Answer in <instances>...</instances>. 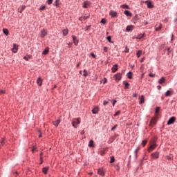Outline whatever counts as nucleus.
<instances>
[{
    "instance_id": "bf43d9fd",
    "label": "nucleus",
    "mask_w": 177,
    "mask_h": 177,
    "mask_svg": "<svg viewBox=\"0 0 177 177\" xmlns=\"http://www.w3.org/2000/svg\"><path fill=\"white\" fill-rule=\"evenodd\" d=\"M167 52L169 53L171 52V48H167Z\"/></svg>"
},
{
    "instance_id": "473e14b6",
    "label": "nucleus",
    "mask_w": 177,
    "mask_h": 177,
    "mask_svg": "<svg viewBox=\"0 0 177 177\" xmlns=\"http://www.w3.org/2000/svg\"><path fill=\"white\" fill-rule=\"evenodd\" d=\"M83 75L84 77H88V71L86 70L83 71Z\"/></svg>"
},
{
    "instance_id": "a878e982",
    "label": "nucleus",
    "mask_w": 177,
    "mask_h": 177,
    "mask_svg": "<svg viewBox=\"0 0 177 177\" xmlns=\"http://www.w3.org/2000/svg\"><path fill=\"white\" fill-rule=\"evenodd\" d=\"M124 85L125 86L126 89H128L129 88V83L127 82H123Z\"/></svg>"
},
{
    "instance_id": "423d86ee",
    "label": "nucleus",
    "mask_w": 177,
    "mask_h": 177,
    "mask_svg": "<svg viewBox=\"0 0 177 177\" xmlns=\"http://www.w3.org/2000/svg\"><path fill=\"white\" fill-rule=\"evenodd\" d=\"M48 35V31H46V30L43 29L41 31V38H45V37H46Z\"/></svg>"
},
{
    "instance_id": "5701e85b",
    "label": "nucleus",
    "mask_w": 177,
    "mask_h": 177,
    "mask_svg": "<svg viewBox=\"0 0 177 177\" xmlns=\"http://www.w3.org/2000/svg\"><path fill=\"white\" fill-rule=\"evenodd\" d=\"M145 37V35H138V36L136 37V39H142V38H143Z\"/></svg>"
},
{
    "instance_id": "a211bd4d",
    "label": "nucleus",
    "mask_w": 177,
    "mask_h": 177,
    "mask_svg": "<svg viewBox=\"0 0 177 177\" xmlns=\"http://www.w3.org/2000/svg\"><path fill=\"white\" fill-rule=\"evenodd\" d=\"M53 125H55V127H58L59 124H60V120H57L56 121L53 122Z\"/></svg>"
},
{
    "instance_id": "c03bdc74",
    "label": "nucleus",
    "mask_w": 177,
    "mask_h": 177,
    "mask_svg": "<svg viewBox=\"0 0 177 177\" xmlns=\"http://www.w3.org/2000/svg\"><path fill=\"white\" fill-rule=\"evenodd\" d=\"M150 77H151L152 78H154V77H156V74H153V73H149V75Z\"/></svg>"
},
{
    "instance_id": "6e6d98bb",
    "label": "nucleus",
    "mask_w": 177,
    "mask_h": 177,
    "mask_svg": "<svg viewBox=\"0 0 177 177\" xmlns=\"http://www.w3.org/2000/svg\"><path fill=\"white\" fill-rule=\"evenodd\" d=\"M115 103H117V100H114V101L113 102V106H115Z\"/></svg>"
},
{
    "instance_id": "f257e3e1",
    "label": "nucleus",
    "mask_w": 177,
    "mask_h": 177,
    "mask_svg": "<svg viewBox=\"0 0 177 177\" xmlns=\"http://www.w3.org/2000/svg\"><path fill=\"white\" fill-rule=\"evenodd\" d=\"M81 124V118H76L72 120V125L73 128H78L77 125Z\"/></svg>"
},
{
    "instance_id": "a19ab883",
    "label": "nucleus",
    "mask_w": 177,
    "mask_h": 177,
    "mask_svg": "<svg viewBox=\"0 0 177 177\" xmlns=\"http://www.w3.org/2000/svg\"><path fill=\"white\" fill-rule=\"evenodd\" d=\"M52 2H53V0H48V1H47V3H48V5H51Z\"/></svg>"
},
{
    "instance_id": "de8ad7c7",
    "label": "nucleus",
    "mask_w": 177,
    "mask_h": 177,
    "mask_svg": "<svg viewBox=\"0 0 177 177\" xmlns=\"http://www.w3.org/2000/svg\"><path fill=\"white\" fill-rule=\"evenodd\" d=\"M55 6H59V0L55 1Z\"/></svg>"
},
{
    "instance_id": "f03ea898",
    "label": "nucleus",
    "mask_w": 177,
    "mask_h": 177,
    "mask_svg": "<svg viewBox=\"0 0 177 177\" xmlns=\"http://www.w3.org/2000/svg\"><path fill=\"white\" fill-rule=\"evenodd\" d=\"M157 147V144H156V141L153 140L150 142V147L148 149L149 153L153 151Z\"/></svg>"
},
{
    "instance_id": "864d4df0",
    "label": "nucleus",
    "mask_w": 177,
    "mask_h": 177,
    "mask_svg": "<svg viewBox=\"0 0 177 177\" xmlns=\"http://www.w3.org/2000/svg\"><path fill=\"white\" fill-rule=\"evenodd\" d=\"M2 146H3V145H5V140H3L1 142Z\"/></svg>"
},
{
    "instance_id": "69168bd1",
    "label": "nucleus",
    "mask_w": 177,
    "mask_h": 177,
    "mask_svg": "<svg viewBox=\"0 0 177 177\" xmlns=\"http://www.w3.org/2000/svg\"><path fill=\"white\" fill-rule=\"evenodd\" d=\"M174 40V35H172L171 41Z\"/></svg>"
},
{
    "instance_id": "79ce46f5",
    "label": "nucleus",
    "mask_w": 177,
    "mask_h": 177,
    "mask_svg": "<svg viewBox=\"0 0 177 177\" xmlns=\"http://www.w3.org/2000/svg\"><path fill=\"white\" fill-rule=\"evenodd\" d=\"M63 35H67V30L64 29V30H63Z\"/></svg>"
},
{
    "instance_id": "8fccbe9b",
    "label": "nucleus",
    "mask_w": 177,
    "mask_h": 177,
    "mask_svg": "<svg viewBox=\"0 0 177 177\" xmlns=\"http://www.w3.org/2000/svg\"><path fill=\"white\" fill-rule=\"evenodd\" d=\"M125 52L126 53H128L129 52V48H128V47H126Z\"/></svg>"
},
{
    "instance_id": "f8f14e48",
    "label": "nucleus",
    "mask_w": 177,
    "mask_h": 177,
    "mask_svg": "<svg viewBox=\"0 0 177 177\" xmlns=\"http://www.w3.org/2000/svg\"><path fill=\"white\" fill-rule=\"evenodd\" d=\"M91 6V3L89 1H84L83 3V8H88Z\"/></svg>"
},
{
    "instance_id": "13d9d810",
    "label": "nucleus",
    "mask_w": 177,
    "mask_h": 177,
    "mask_svg": "<svg viewBox=\"0 0 177 177\" xmlns=\"http://www.w3.org/2000/svg\"><path fill=\"white\" fill-rule=\"evenodd\" d=\"M24 59H25V60H28V57H24Z\"/></svg>"
},
{
    "instance_id": "4468645a",
    "label": "nucleus",
    "mask_w": 177,
    "mask_h": 177,
    "mask_svg": "<svg viewBox=\"0 0 177 177\" xmlns=\"http://www.w3.org/2000/svg\"><path fill=\"white\" fill-rule=\"evenodd\" d=\"M165 82V77H162L159 80H158V83L160 84H162Z\"/></svg>"
},
{
    "instance_id": "20e7f679",
    "label": "nucleus",
    "mask_w": 177,
    "mask_h": 177,
    "mask_svg": "<svg viewBox=\"0 0 177 177\" xmlns=\"http://www.w3.org/2000/svg\"><path fill=\"white\" fill-rule=\"evenodd\" d=\"M176 120V117H171L169 119L168 122H167V125H171V124H174V122H175Z\"/></svg>"
},
{
    "instance_id": "0e129e2a",
    "label": "nucleus",
    "mask_w": 177,
    "mask_h": 177,
    "mask_svg": "<svg viewBox=\"0 0 177 177\" xmlns=\"http://www.w3.org/2000/svg\"><path fill=\"white\" fill-rule=\"evenodd\" d=\"M84 19H89L88 16L84 17Z\"/></svg>"
},
{
    "instance_id": "c9c22d12",
    "label": "nucleus",
    "mask_w": 177,
    "mask_h": 177,
    "mask_svg": "<svg viewBox=\"0 0 177 177\" xmlns=\"http://www.w3.org/2000/svg\"><path fill=\"white\" fill-rule=\"evenodd\" d=\"M114 161H115L114 156H111V157L110 163H111V164H113V162H114Z\"/></svg>"
},
{
    "instance_id": "6e6552de",
    "label": "nucleus",
    "mask_w": 177,
    "mask_h": 177,
    "mask_svg": "<svg viewBox=\"0 0 177 177\" xmlns=\"http://www.w3.org/2000/svg\"><path fill=\"white\" fill-rule=\"evenodd\" d=\"M145 3L147 4V8L149 9H151L152 8H154V6L151 3V1H146Z\"/></svg>"
},
{
    "instance_id": "cd10ccee",
    "label": "nucleus",
    "mask_w": 177,
    "mask_h": 177,
    "mask_svg": "<svg viewBox=\"0 0 177 177\" xmlns=\"http://www.w3.org/2000/svg\"><path fill=\"white\" fill-rule=\"evenodd\" d=\"M127 77L129 79V80H132V72H129L127 73Z\"/></svg>"
},
{
    "instance_id": "b1692460",
    "label": "nucleus",
    "mask_w": 177,
    "mask_h": 177,
    "mask_svg": "<svg viewBox=\"0 0 177 177\" xmlns=\"http://www.w3.org/2000/svg\"><path fill=\"white\" fill-rule=\"evenodd\" d=\"M3 34H5L6 35H9V30H8V29L3 28Z\"/></svg>"
},
{
    "instance_id": "5fc2aeb1",
    "label": "nucleus",
    "mask_w": 177,
    "mask_h": 177,
    "mask_svg": "<svg viewBox=\"0 0 177 177\" xmlns=\"http://www.w3.org/2000/svg\"><path fill=\"white\" fill-rule=\"evenodd\" d=\"M115 128H117V125H115V126L111 129V131H114V129H115Z\"/></svg>"
},
{
    "instance_id": "7c9ffc66",
    "label": "nucleus",
    "mask_w": 177,
    "mask_h": 177,
    "mask_svg": "<svg viewBox=\"0 0 177 177\" xmlns=\"http://www.w3.org/2000/svg\"><path fill=\"white\" fill-rule=\"evenodd\" d=\"M147 144V140H142V145L143 147H145Z\"/></svg>"
},
{
    "instance_id": "72a5a7b5",
    "label": "nucleus",
    "mask_w": 177,
    "mask_h": 177,
    "mask_svg": "<svg viewBox=\"0 0 177 177\" xmlns=\"http://www.w3.org/2000/svg\"><path fill=\"white\" fill-rule=\"evenodd\" d=\"M45 9H46V6H41L40 7V8L39 9V10H45Z\"/></svg>"
},
{
    "instance_id": "603ef678",
    "label": "nucleus",
    "mask_w": 177,
    "mask_h": 177,
    "mask_svg": "<svg viewBox=\"0 0 177 177\" xmlns=\"http://www.w3.org/2000/svg\"><path fill=\"white\" fill-rule=\"evenodd\" d=\"M35 150H37V147H33L32 149V153H34V151H35Z\"/></svg>"
},
{
    "instance_id": "bb28decb",
    "label": "nucleus",
    "mask_w": 177,
    "mask_h": 177,
    "mask_svg": "<svg viewBox=\"0 0 177 177\" xmlns=\"http://www.w3.org/2000/svg\"><path fill=\"white\" fill-rule=\"evenodd\" d=\"M93 143H94L93 140H90V142L88 143V147H93Z\"/></svg>"
},
{
    "instance_id": "2f4dec72",
    "label": "nucleus",
    "mask_w": 177,
    "mask_h": 177,
    "mask_svg": "<svg viewBox=\"0 0 177 177\" xmlns=\"http://www.w3.org/2000/svg\"><path fill=\"white\" fill-rule=\"evenodd\" d=\"M121 8H122L123 9H129V6H128V5L126 4L122 5Z\"/></svg>"
},
{
    "instance_id": "e433bc0d",
    "label": "nucleus",
    "mask_w": 177,
    "mask_h": 177,
    "mask_svg": "<svg viewBox=\"0 0 177 177\" xmlns=\"http://www.w3.org/2000/svg\"><path fill=\"white\" fill-rule=\"evenodd\" d=\"M107 104H109V101L104 100L103 102V106H107Z\"/></svg>"
},
{
    "instance_id": "f3484780",
    "label": "nucleus",
    "mask_w": 177,
    "mask_h": 177,
    "mask_svg": "<svg viewBox=\"0 0 177 177\" xmlns=\"http://www.w3.org/2000/svg\"><path fill=\"white\" fill-rule=\"evenodd\" d=\"M92 113L93 114H97V113H99V109L97 107L94 108L92 110Z\"/></svg>"
},
{
    "instance_id": "c85d7f7f",
    "label": "nucleus",
    "mask_w": 177,
    "mask_h": 177,
    "mask_svg": "<svg viewBox=\"0 0 177 177\" xmlns=\"http://www.w3.org/2000/svg\"><path fill=\"white\" fill-rule=\"evenodd\" d=\"M142 50H139L138 52L137 53V57H140V56H142Z\"/></svg>"
},
{
    "instance_id": "1a4fd4ad",
    "label": "nucleus",
    "mask_w": 177,
    "mask_h": 177,
    "mask_svg": "<svg viewBox=\"0 0 177 177\" xmlns=\"http://www.w3.org/2000/svg\"><path fill=\"white\" fill-rule=\"evenodd\" d=\"M115 81H120L122 76L121 73H117L115 75Z\"/></svg>"
},
{
    "instance_id": "ddd939ff",
    "label": "nucleus",
    "mask_w": 177,
    "mask_h": 177,
    "mask_svg": "<svg viewBox=\"0 0 177 177\" xmlns=\"http://www.w3.org/2000/svg\"><path fill=\"white\" fill-rule=\"evenodd\" d=\"M117 70H118V64H115L112 67V73H115L117 71Z\"/></svg>"
},
{
    "instance_id": "9d476101",
    "label": "nucleus",
    "mask_w": 177,
    "mask_h": 177,
    "mask_svg": "<svg viewBox=\"0 0 177 177\" xmlns=\"http://www.w3.org/2000/svg\"><path fill=\"white\" fill-rule=\"evenodd\" d=\"M109 15H110V16H111V17L115 18V17H117L118 13L115 11L111 10L109 12Z\"/></svg>"
},
{
    "instance_id": "ea45409f",
    "label": "nucleus",
    "mask_w": 177,
    "mask_h": 177,
    "mask_svg": "<svg viewBox=\"0 0 177 177\" xmlns=\"http://www.w3.org/2000/svg\"><path fill=\"white\" fill-rule=\"evenodd\" d=\"M156 114H158V113H160V108L159 107H157L156 109Z\"/></svg>"
},
{
    "instance_id": "338daca9",
    "label": "nucleus",
    "mask_w": 177,
    "mask_h": 177,
    "mask_svg": "<svg viewBox=\"0 0 177 177\" xmlns=\"http://www.w3.org/2000/svg\"><path fill=\"white\" fill-rule=\"evenodd\" d=\"M93 173H88V174H90V175H93Z\"/></svg>"
},
{
    "instance_id": "412c9836",
    "label": "nucleus",
    "mask_w": 177,
    "mask_h": 177,
    "mask_svg": "<svg viewBox=\"0 0 177 177\" xmlns=\"http://www.w3.org/2000/svg\"><path fill=\"white\" fill-rule=\"evenodd\" d=\"M48 169H49V167L43 168L42 171H43L44 174H45V175H46V174H48Z\"/></svg>"
},
{
    "instance_id": "393cba45",
    "label": "nucleus",
    "mask_w": 177,
    "mask_h": 177,
    "mask_svg": "<svg viewBox=\"0 0 177 177\" xmlns=\"http://www.w3.org/2000/svg\"><path fill=\"white\" fill-rule=\"evenodd\" d=\"M124 15H126V16H132V13H131V12H129V10H125Z\"/></svg>"
},
{
    "instance_id": "4d7b16f0",
    "label": "nucleus",
    "mask_w": 177,
    "mask_h": 177,
    "mask_svg": "<svg viewBox=\"0 0 177 177\" xmlns=\"http://www.w3.org/2000/svg\"><path fill=\"white\" fill-rule=\"evenodd\" d=\"M133 97H138V93H133Z\"/></svg>"
},
{
    "instance_id": "774afa93",
    "label": "nucleus",
    "mask_w": 177,
    "mask_h": 177,
    "mask_svg": "<svg viewBox=\"0 0 177 177\" xmlns=\"http://www.w3.org/2000/svg\"><path fill=\"white\" fill-rule=\"evenodd\" d=\"M143 60H145V58H143V59L141 60V62H143Z\"/></svg>"
},
{
    "instance_id": "dca6fc26",
    "label": "nucleus",
    "mask_w": 177,
    "mask_h": 177,
    "mask_svg": "<svg viewBox=\"0 0 177 177\" xmlns=\"http://www.w3.org/2000/svg\"><path fill=\"white\" fill-rule=\"evenodd\" d=\"M37 84H39V86L42 85V79H41V77H38Z\"/></svg>"
},
{
    "instance_id": "2eb2a0df",
    "label": "nucleus",
    "mask_w": 177,
    "mask_h": 177,
    "mask_svg": "<svg viewBox=\"0 0 177 177\" xmlns=\"http://www.w3.org/2000/svg\"><path fill=\"white\" fill-rule=\"evenodd\" d=\"M140 102L139 104H142V103H145V96L144 95H141V97L139 98Z\"/></svg>"
},
{
    "instance_id": "7ed1b4c3",
    "label": "nucleus",
    "mask_w": 177,
    "mask_h": 177,
    "mask_svg": "<svg viewBox=\"0 0 177 177\" xmlns=\"http://www.w3.org/2000/svg\"><path fill=\"white\" fill-rule=\"evenodd\" d=\"M160 157V153L158 151H156L151 154V158L152 160H156V158H158Z\"/></svg>"
},
{
    "instance_id": "3c124183",
    "label": "nucleus",
    "mask_w": 177,
    "mask_h": 177,
    "mask_svg": "<svg viewBox=\"0 0 177 177\" xmlns=\"http://www.w3.org/2000/svg\"><path fill=\"white\" fill-rule=\"evenodd\" d=\"M104 52H108L107 47H104Z\"/></svg>"
},
{
    "instance_id": "58836bf2",
    "label": "nucleus",
    "mask_w": 177,
    "mask_h": 177,
    "mask_svg": "<svg viewBox=\"0 0 177 177\" xmlns=\"http://www.w3.org/2000/svg\"><path fill=\"white\" fill-rule=\"evenodd\" d=\"M106 39H107V41H109V42H111V36H108L106 37Z\"/></svg>"
},
{
    "instance_id": "4be33fe9",
    "label": "nucleus",
    "mask_w": 177,
    "mask_h": 177,
    "mask_svg": "<svg viewBox=\"0 0 177 177\" xmlns=\"http://www.w3.org/2000/svg\"><path fill=\"white\" fill-rule=\"evenodd\" d=\"M42 53H43V55H48V53H49V48H46Z\"/></svg>"
},
{
    "instance_id": "0eeeda50",
    "label": "nucleus",
    "mask_w": 177,
    "mask_h": 177,
    "mask_svg": "<svg viewBox=\"0 0 177 177\" xmlns=\"http://www.w3.org/2000/svg\"><path fill=\"white\" fill-rule=\"evenodd\" d=\"M17 50H19V48L17 47V44H13V48H12V52H13V53H17Z\"/></svg>"
},
{
    "instance_id": "9b49d317",
    "label": "nucleus",
    "mask_w": 177,
    "mask_h": 177,
    "mask_svg": "<svg viewBox=\"0 0 177 177\" xmlns=\"http://www.w3.org/2000/svg\"><path fill=\"white\" fill-rule=\"evenodd\" d=\"M97 174H98V175H100L101 176H104V175H105L104 170H103V169H99L97 171Z\"/></svg>"
},
{
    "instance_id": "39448f33",
    "label": "nucleus",
    "mask_w": 177,
    "mask_h": 177,
    "mask_svg": "<svg viewBox=\"0 0 177 177\" xmlns=\"http://www.w3.org/2000/svg\"><path fill=\"white\" fill-rule=\"evenodd\" d=\"M157 122V118H151L150 123H149V127H153V125H156V123Z\"/></svg>"
},
{
    "instance_id": "09e8293b",
    "label": "nucleus",
    "mask_w": 177,
    "mask_h": 177,
    "mask_svg": "<svg viewBox=\"0 0 177 177\" xmlns=\"http://www.w3.org/2000/svg\"><path fill=\"white\" fill-rule=\"evenodd\" d=\"M3 93H5V91L1 90L0 91V95H3Z\"/></svg>"
},
{
    "instance_id": "6ab92c4d",
    "label": "nucleus",
    "mask_w": 177,
    "mask_h": 177,
    "mask_svg": "<svg viewBox=\"0 0 177 177\" xmlns=\"http://www.w3.org/2000/svg\"><path fill=\"white\" fill-rule=\"evenodd\" d=\"M133 28V26H127V28H126V31H127V32L132 31V28Z\"/></svg>"
},
{
    "instance_id": "f704fd0d",
    "label": "nucleus",
    "mask_w": 177,
    "mask_h": 177,
    "mask_svg": "<svg viewBox=\"0 0 177 177\" xmlns=\"http://www.w3.org/2000/svg\"><path fill=\"white\" fill-rule=\"evenodd\" d=\"M120 114H121V111H118L115 115H114V117H117L118 115H120Z\"/></svg>"
},
{
    "instance_id": "37998d69",
    "label": "nucleus",
    "mask_w": 177,
    "mask_h": 177,
    "mask_svg": "<svg viewBox=\"0 0 177 177\" xmlns=\"http://www.w3.org/2000/svg\"><path fill=\"white\" fill-rule=\"evenodd\" d=\"M101 23H102V24H106V19H102L101 20Z\"/></svg>"
},
{
    "instance_id": "680f3d73",
    "label": "nucleus",
    "mask_w": 177,
    "mask_h": 177,
    "mask_svg": "<svg viewBox=\"0 0 177 177\" xmlns=\"http://www.w3.org/2000/svg\"><path fill=\"white\" fill-rule=\"evenodd\" d=\"M156 31H158V30H161V28H156Z\"/></svg>"
},
{
    "instance_id": "052dcab7",
    "label": "nucleus",
    "mask_w": 177,
    "mask_h": 177,
    "mask_svg": "<svg viewBox=\"0 0 177 177\" xmlns=\"http://www.w3.org/2000/svg\"><path fill=\"white\" fill-rule=\"evenodd\" d=\"M42 154H43V153L41 152V153H40V160H42Z\"/></svg>"
},
{
    "instance_id": "4c0bfd02",
    "label": "nucleus",
    "mask_w": 177,
    "mask_h": 177,
    "mask_svg": "<svg viewBox=\"0 0 177 177\" xmlns=\"http://www.w3.org/2000/svg\"><path fill=\"white\" fill-rule=\"evenodd\" d=\"M24 9H26V6H22L21 8V10L19 11L20 13H21V12H22L23 10H24Z\"/></svg>"
},
{
    "instance_id": "49530a36",
    "label": "nucleus",
    "mask_w": 177,
    "mask_h": 177,
    "mask_svg": "<svg viewBox=\"0 0 177 177\" xmlns=\"http://www.w3.org/2000/svg\"><path fill=\"white\" fill-rule=\"evenodd\" d=\"M102 81H103V84H106L107 83V79H106V77H104Z\"/></svg>"
},
{
    "instance_id": "c756f323",
    "label": "nucleus",
    "mask_w": 177,
    "mask_h": 177,
    "mask_svg": "<svg viewBox=\"0 0 177 177\" xmlns=\"http://www.w3.org/2000/svg\"><path fill=\"white\" fill-rule=\"evenodd\" d=\"M172 92L171 91H167L165 94V96H171Z\"/></svg>"
},
{
    "instance_id": "a18cd8bd",
    "label": "nucleus",
    "mask_w": 177,
    "mask_h": 177,
    "mask_svg": "<svg viewBox=\"0 0 177 177\" xmlns=\"http://www.w3.org/2000/svg\"><path fill=\"white\" fill-rule=\"evenodd\" d=\"M91 56H92V57H93L94 59L96 58V55L93 53H91Z\"/></svg>"
},
{
    "instance_id": "e2e57ef3",
    "label": "nucleus",
    "mask_w": 177,
    "mask_h": 177,
    "mask_svg": "<svg viewBox=\"0 0 177 177\" xmlns=\"http://www.w3.org/2000/svg\"><path fill=\"white\" fill-rule=\"evenodd\" d=\"M158 89L160 91V89H161V86H158Z\"/></svg>"
},
{
    "instance_id": "aec40b11",
    "label": "nucleus",
    "mask_w": 177,
    "mask_h": 177,
    "mask_svg": "<svg viewBox=\"0 0 177 177\" xmlns=\"http://www.w3.org/2000/svg\"><path fill=\"white\" fill-rule=\"evenodd\" d=\"M73 40L75 45H78V40H77V37H75V36L73 37Z\"/></svg>"
}]
</instances>
